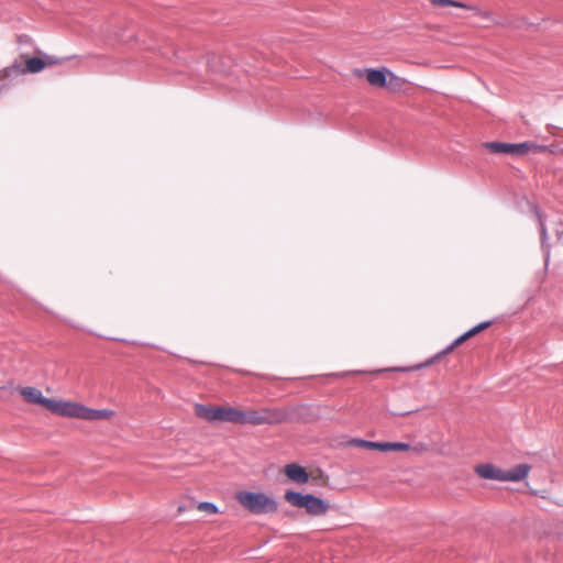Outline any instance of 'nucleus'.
<instances>
[{"label":"nucleus","mask_w":563,"mask_h":563,"mask_svg":"<svg viewBox=\"0 0 563 563\" xmlns=\"http://www.w3.org/2000/svg\"><path fill=\"white\" fill-rule=\"evenodd\" d=\"M285 499L295 507L305 508L311 516L325 515L329 509V504L325 500L312 494L287 490Z\"/></svg>","instance_id":"obj_2"},{"label":"nucleus","mask_w":563,"mask_h":563,"mask_svg":"<svg viewBox=\"0 0 563 563\" xmlns=\"http://www.w3.org/2000/svg\"><path fill=\"white\" fill-rule=\"evenodd\" d=\"M475 473L482 478L501 482L503 470L490 463L478 464Z\"/></svg>","instance_id":"obj_12"},{"label":"nucleus","mask_w":563,"mask_h":563,"mask_svg":"<svg viewBox=\"0 0 563 563\" xmlns=\"http://www.w3.org/2000/svg\"><path fill=\"white\" fill-rule=\"evenodd\" d=\"M114 37L120 40V41H122V42H126L128 41V38H125L124 35L121 34V33H115Z\"/></svg>","instance_id":"obj_26"},{"label":"nucleus","mask_w":563,"mask_h":563,"mask_svg":"<svg viewBox=\"0 0 563 563\" xmlns=\"http://www.w3.org/2000/svg\"><path fill=\"white\" fill-rule=\"evenodd\" d=\"M232 407H208L202 404H196L195 413L198 418L209 422L214 421H232Z\"/></svg>","instance_id":"obj_4"},{"label":"nucleus","mask_w":563,"mask_h":563,"mask_svg":"<svg viewBox=\"0 0 563 563\" xmlns=\"http://www.w3.org/2000/svg\"><path fill=\"white\" fill-rule=\"evenodd\" d=\"M114 415V411L109 409H92L85 406L82 420L97 421L109 419Z\"/></svg>","instance_id":"obj_14"},{"label":"nucleus","mask_w":563,"mask_h":563,"mask_svg":"<svg viewBox=\"0 0 563 563\" xmlns=\"http://www.w3.org/2000/svg\"><path fill=\"white\" fill-rule=\"evenodd\" d=\"M492 324V321H483L475 327H473L476 331V333H479L481 331L487 329Z\"/></svg>","instance_id":"obj_23"},{"label":"nucleus","mask_w":563,"mask_h":563,"mask_svg":"<svg viewBox=\"0 0 563 563\" xmlns=\"http://www.w3.org/2000/svg\"><path fill=\"white\" fill-rule=\"evenodd\" d=\"M84 409L81 404L54 399L51 411L62 417L82 419Z\"/></svg>","instance_id":"obj_8"},{"label":"nucleus","mask_w":563,"mask_h":563,"mask_svg":"<svg viewBox=\"0 0 563 563\" xmlns=\"http://www.w3.org/2000/svg\"><path fill=\"white\" fill-rule=\"evenodd\" d=\"M430 2L433 5H437V7H448V5H451V7H455V8H462V9H468V10L477 11L476 7H472V5H468L466 3H463V2H460V1H455V0H430Z\"/></svg>","instance_id":"obj_17"},{"label":"nucleus","mask_w":563,"mask_h":563,"mask_svg":"<svg viewBox=\"0 0 563 563\" xmlns=\"http://www.w3.org/2000/svg\"><path fill=\"white\" fill-rule=\"evenodd\" d=\"M464 334H465V336H466L467 339H470V338H472V336L476 335L477 333H476V331H475V329H474V328H471L470 330H467L466 332H464Z\"/></svg>","instance_id":"obj_25"},{"label":"nucleus","mask_w":563,"mask_h":563,"mask_svg":"<svg viewBox=\"0 0 563 563\" xmlns=\"http://www.w3.org/2000/svg\"><path fill=\"white\" fill-rule=\"evenodd\" d=\"M394 77V74L387 68H371L366 70V79L368 82L376 87H385L387 84V76Z\"/></svg>","instance_id":"obj_11"},{"label":"nucleus","mask_w":563,"mask_h":563,"mask_svg":"<svg viewBox=\"0 0 563 563\" xmlns=\"http://www.w3.org/2000/svg\"><path fill=\"white\" fill-rule=\"evenodd\" d=\"M235 499L253 515L274 514L278 509L275 498L260 492L240 490L236 493Z\"/></svg>","instance_id":"obj_1"},{"label":"nucleus","mask_w":563,"mask_h":563,"mask_svg":"<svg viewBox=\"0 0 563 563\" xmlns=\"http://www.w3.org/2000/svg\"><path fill=\"white\" fill-rule=\"evenodd\" d=\"M364 372L363 371H349V372H339V373H332V374H329L328 376H331V377H345L347 375H358V374H363Z\"/></svg>","instance_id":"obj_21"},{"label":"nucleus","mask_w":563,"mask_h":563,"mask_svg":"<svg viewBox=\"0 0 563 563\" xmlns=\"http://www.w3.org/2000/svg\"><path fill=\"white\" fill-rule=\"evenodd\" d=\"M391 371H400V372H404V371H406V368H393Z\"/></svg>","instance_id":"obj_27"},{"label":"nucleus","mask_w":563,"mask_h":563,"mask_svg":"<svg viewBox=\"0 0 563 563\" xmlns=\"http://www.w3.org/2000/svg\"><path fill=\"white\" fill-rule=\"evenodd\" d=\"M45 62H46V65H56V64H59L64 60H68L70 59V57H65V58H57L53 55H45V58H43Z\"/></svg>","instance_id":"obj_20"},{"label":"nucleus","mask_w":563,"mask_h":563,"mask_svg":"<svg viewBox=\"0 0 563 563\" xmlns=\"http://www.w3.org/2000/svg\"><path fill=\"white\" fill-rule=\"evenodd\" d=\"M483 146L493 154H506L512 156H521L527 154L531 148H541L530 142L522 143H504V142H486Z\"/></svg>","instance_id":"obj_3"},{"label":"nucleus","mask_w":563,"mask_h":563,"mask_svg":"<svg viewBox=\"0 0 563 563\" xmlns=\"http://www.w3.org/2000/svg\"><path fill=\"white\" fill-rule=\"evenodd\" d=\"M231 422L238 424H249V410L233 408Z\"/></svg>","instance_id":"obj_18"},{"label":"nucleus","mask_w":563,"mask_h":563,"mask_svg":"<svg viewBox=\"0 0 563 563\" xmlns=\"http://www.w3.org/2000/svg\"><path fill=\"white\" fill-rule=\"evenodd\" d=\"M20 393L25 401L41 405L51 411L54 399L44 397L40 389L35 387H23Z\"/></svg>","instance_id":"obj_9"},{"label":"nucleus","mask_w":563,"mask_h":563,"mask_svg":"<svg viewBox=\"0 0 563 563\" xmlns=\"http://www.w3.org/2000/svg\"><path fill=\"white\" fill-rule=\"evenodd\" d=\"M46 62L41 57H30L25 60V68H22L21 63H14L12 66L4 69V75L11 77L13 75L31 73L36 74L44 69Z\"/></svg>","instance_id":"obj_7"},{"label":"nucleus","mask_w":563,"mask_h":563,"mask_svg":"<svg viewBox=\"0 0 563 563\" xmlns=\"http://www.w3.org/2000/svg\"><path fill=\"white\" fill-rule=\"evenodd\" d=\"M492 324V321H483L475 327H473L476 331V333H479L481 331L487 329Z\"/></svg>","instance_id":"obj_24"},{"label":"nucleus","mask_w":563,"mask_h":563,"mask_svg":"<svg viewBox=\"0 0 563 563\" xmlns=\"http://www.w3.org/2000/svg\"><path fill=\"white\" fill-rule=\"evenodd\" d=\"M492 324V321H483L475 327H473L476 331V333H479L481 331L487 329Z\"/></svg>","instance_id":"obj_22"},{"label":"nucleus","mask_w":563,"mask_h":563,"mask_svg":"<svg viewBox=\"0 0 563 563\" xmlns=\"http://www.w3.org/2000/svg\"><path fill=\"white\" fill-rule=\"evenodd\" d=\"M534 211H536V214H537L538 221H539L541 247H542V250H543V252L545 254V261L548 262L549 256H550V246L548 244L547 228H545V224L543 222L542 214L539 212V209L534 208Z\"/></svg>","instance_id":"obj_16"},{"label":"nucleus","mask_w":563,"mask_h":563,"mask_svg":"<svg viewBox=\"0 0 563 563\" xmlns=\"http://www.w3.org/2000/svg\"><path fill=\"white\" fill-rule=\"evenodd\" d=\"M286 476L297 484H303L309 481V474L302 466L291 463L285 466Z\"/></svg>","instance_id":"obj_13"},{"label":"nucleus","mask_w":563,"mask_h":563,"mask_svg":"<svg viewBox=\"0 0 563 563\" xmlns=\"http://www.w3.org/2000/svg\"><path fill=\"white\" fill-rule=\"evenodd\" d=\"M467 340L465 334L457 336L450 345H448L445 349H443L441 352L435 354L432 358L428 360L424 364H422L420 367L429 366L433 364L435 361L440 360L441 357L448 355L449 353L453 352L457 346H460L462 343H464Z\"/></svg>","instance_id":"obj_15"},{"label":"nucleus","mask_w":563,"mask_h":563,"mask_svg":"<svg viewBox=\"0 0 563 563\" xmlns=\"http://www.w3.org/2000/svg\"><path fill=\"white\" fill-rule=\"evenodd\" d=\"M198 510L205 511L210 515H214L219 512V508L216 504L210 501H201L197 506Z\"/></svg>","instance_id":"obj_19"},{"label":"nucleus","mask_w":563,"mask_h":563,"mask_svg":"<svg viewBox=\"0 0 563 563\" xmlns=\"http://www.w3.org/2000/svg\"><path fill=\"white\" fill-rule=\"evenodd\" d=\"M285 420V413L275 408H263L261 410H249V424H278Z\"/></svg>","instance_id":"obj_5"},{"label":"nucleus","mask_w":563,"mask_h":563,"mask_svg":"<svg viewBox=\"0 0 563 563\" xmlns=\"http://www.w3.org/2000/svg\"><path fill=\"white\" fill-rule=\"evenodd\" d=\"M530 470L531 466L526 463L517 464L510 470H503L501 482H520L528 476Z\"/></svg>","instance_id":"obj_10"},{"label":"nucleus","mask_w":563,"mask_h":563,"mask_svg":"<svg viewBox=\"0 0 563 563\" xmlns=\"http://www.w3.org/2000/svg\"><path fill=\"white\" fill-rule=\"evenodd\" d=\"M350 443L354 446L378 450L382 452L408 451L410 449V444L405 442H374L363 439H353Z\"/></svg>","instance_id":"obj_6"}]
</instances>
